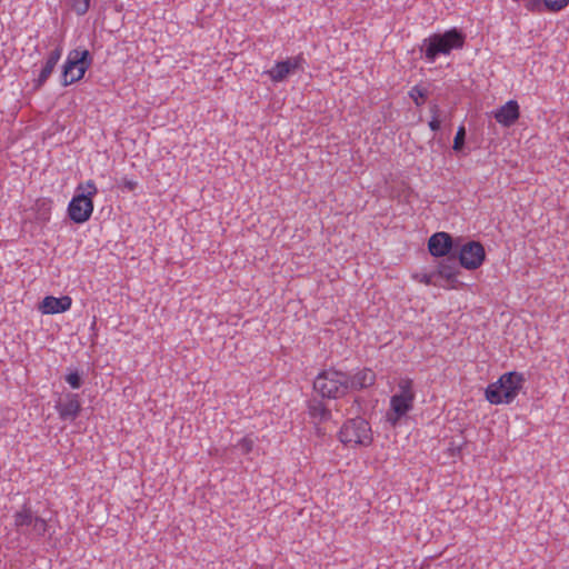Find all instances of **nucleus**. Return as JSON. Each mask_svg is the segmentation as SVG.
Instances as JSON below:
<instances>
[{"instance_id": "1", "label": "nucleus", "mask_w": 569, "mask_h": 569, "mask_svg": "<svg viewBox=\"0 0 569 569\" xmlns=\"http://www.w3.org/2000/svg\"><path fill=\"white\" fill-rule=\"evenodd\" d=\"M466 34L458 28L445 32H436L426 38L420 47L428 62H435L441 54L448 56L452 50L462 49Z\"/></svg>"}, {"instance_id": "2", "label": "nucleus", "mask_w": 569, "mask_h": 569, "mask_svg": "<svg viewBox=\"0 0 569 569\" xmlns=\"http://www.w3.org/2000/svg\"><path fill=\"white\" fill-rule=\"evenodd\" d=\"M526 382L523 373L517 371L506 372L485 390L486 399L491 405H509L519 395Z\"/></svg>"}, {"instance_id": "3", "label": "nucleus", "mask_w": 569, "mask_h": 569, "mask_svg": "<svg viewBox=\"0 0 569 569\" xmlns=\"http://www.w3.org/2000/svg\"><path fill=\"white\" fill-rule=\"evenodd\" d=\"M98 194V188L93 180L79 183L76 193L68 204L69 219L78 224L87 222L93 212V198Z\"/></svg>"}, {"instance_id": "4", "label": "nucleus", "mask_w": 569, "mask_h": 569, "mask_svg": "<svg viewBox=\"0 0 569 569\" xmlns=\"http://www.w3.org/2000/svg\"><path fill=\"white\" fill-rule=\"evenodd\" d=\"M313 390L322 399H339L347 395L345 371L336 368L321 370L313 380Z\"/></svg>"}, {"instance_id": "5", "label": "nucleus", "mask_w": 569, "mask_h": 569, "mask_svg": "<svg viewBox=\"0 0 569 569\" xmlns=\"http://www.w3.org/2000/svg\"><path fill=\"white\" fill-rule=\"evenodd\" d=\"M93 63V56L88 49L71 50L62 66L61 86L68 87L81 80Z\"/></svg>"}, {"instance_id": "6", "label": "nucleus", "mask_w": 569, "mask_h": 569, "mask_svg": "<svg viewBox=\"0 0 569 569\" xmlns=\"http://www.w3.org/2000/svg\"><path fill=\"white\" fill-rule=\"evenodd\" d=\"M338 438L345 446L351 448L369 447L373 441L371 426L361 417L347 419L339 430Z\"/></svg>"}, {"instance_id": "7", "label": "nucleus", "mask_w": 569, "mask_h": 569, "mask_svg": "<svg viewBox=\"0 0 569 569\" xmlns=\"http://www.w3.org/2000/svg\"><path fill=\"white\" fill-rule=\"evenodd\" d=\"M399 392L390 398V412L387 413V421L396 426L413 407L415 392L412 380L403 378L398 383Z\"/></svg>"}, {"instance_id": "8", "label": "nucleus", "mask_w": 569, "mask_h": 569, "mask_svg": "<svg viewBox=\"0 0 569 569\" xmlns=\"http://www.w3.org/2000/svg\"><path fill=\"white\" fill-rule=\"evenodd\" d=\"M456 256L459 259L460 266L467 270L478 269L486 260V250L480 241H468L461 243L459 239Z\"/></svg>"}, {"instance_id": "9", "label": "nucleus", "mask_w": 569, "mask_h": 569, "mask_svg": "<svg viewBox=\"0 0 569 569\" xmlns=\"http://www.w3.org/2000/svg\"><path fill=\"white\" fill-rule=\"evenodd\" d=\"M459 239L445 231L436 232L428 240V251L435 258L450 257L456 254Z\"/></svg>"}, {"instance_id": "10", "label": "nucleus", "mask_w": 569, "mask_h": 569, "mask_svg": "<svg viewBox=\"0 0 569 569\" xmlns=\"http://www.w3.org/2000/svg\"><path fill=\"white\" fill-rule=\"evenodd\" d=\"M460 268L462 267L460 266L459 259L456 254L442 258L436 268L438 280L446 284L445 288L456 289L459 284L458 276L461 273Z\"/></svg>"}, {"instance_id": "11", "label": "nucleus", "mask_w": 569, "mask_h": 569, "mask_svg": "<svg viewBox=\"0 0 569 569\" xmlns=\"http://www.w3.org/2000/svg\"><path fill=\"white\" fill-rule=\"evenodd\" d=\"M376 372L367 367L357 369L355 372H345L347 393L368 389L376 383Z\"/></svg>"}, {"instance_id": "12", "label": "nucleus", "mask_w": 569, "mask_h": 569, "mask_svg": "<svg viewBox=\"0 0 569 569\" xmlns=\"http://www.w3.org/2000/svg\"><path fill=\"white\" fill-rule=\"evenodd\" d=\"M305 62L306 60L302 54H298L293 58L278 61L274 67L268 70L266 73L273 82H282L289 74L295 73L298 70H303Z\"/></svg>"}, {"instance_id": "13", "label": "nucleus", "mask_w": 569, "mask_h": 569, "mask_svg": "<svg viewBox=\"0 0 569 569\" xmlns=\"http://www.w3.org/2000/svg\"><path fill=\"white\" fill-rule=\"evenodd\" d=\"M59 417L63 421H73L81 411V403L78 393H67L64 400L56 405Z\"/></svg>"}, {"instance_id": "14", "label": "nucleus", "mask_w": 569, "mask_h": 569, "mask_svg": "<svg viewBox=\"0 0 569 569\" xmlns=\"http://www.w3.org/2000/svg\"><path fill=\"white\" fill-rule=\"evenodd\" d=\"M498 123L503 127L513 126L520 117V108L516 100H509L493 112Z\"/></svg>"}, {"instance_id": "15", "label": "nucleus", "mask_w": 569, "mask_h": 569, "mask_svg": "<svg viewBox=\"0 0 569 569\" xmlns=\"http://www.w3.org/2000/svg\"><path fill=\"white\" fill-rule=\"evenodd\" d=\"M62 56V47L59 44L56 49H53L49 57L47 58L43 67L41 68L39 76L33 80V89L39 90L43 87L47 80L50 78L53 72L58 61Z\"/></svg>"}, {"instance_id": "16", "label": "nucleus", "mask_w": 569, "mask_h": 569, "mask_svg": "<svg viewBox=\"0 0 569 569\" xmlns=\"http://www.w3.org/2000/svg\"><path fill=\"white\" fill-rule=\"evenodd\" d=\"M72 300L69 296L53 297L47 296L39 305V310L43 315H54L68 311L71 308Z\"/></svg>"}, {"instance_id": "17", "label": "nucleus", "mask_w": 569, "mask_h": 569, "mask_svg": "<svg viewBox=\"0 0 569 569\" xmlns=\"http://www.w3.org/2000/svg\"><path fill=\"white\" fill-rule=\"evenodd\" d=\"M308 413L317 423L329 421L332 417L331 410L326 406L323 399L312 397L307 401Z\"/></svg>"}, {"instance_id": "18", "label": "nucleus", "mask_w": 569, "mask_h": 569, "mask_svg": "<svg viewBox=\"0 0 569 569\" xmlns=\"http://www.w3.org/2000/svg\"><path fill=\"white\" fill-rule=\"evenodd\" d=\"M36 516H33L30 507L27 505H23L22 509L14 513V526L17 528L21 527H29L32 525L33 519Z\"/></svg>"}, {"instance_id": "19", "label": "nucleus", "mask_w": 569, "mask_h": 569, "mask_svg": "<svg viewBox=\"0 0 569 569\" xmlns=\"http://www.w3.org/2000/svg\"><path fill=\"white\" fill-rule=\"evenodd\" d=\"M413 279H416L417 281L425 283L427 286H435V287H439V288L446 287V284L443 282L438 280L436 270H433L431 272L415 273Z\"/></svg>"}, {"instance_id": "20", "label": "nucleus", "mask_w": 569, "mask_h": 569, "mask_svg": "<svg viewBox=\"0 0 569 569\" xmlns=\"http://www.w3.org/2000/svg\"><path fill=\"white\" fill-rule=\"evenodd\" d=\"M428 90L426 88H422L420 86H413L409 91V97L413 100L415 104L417 107H420L425 103V100L428 97Z\"/></svg>"}, {"instance_id": "21", "label": "nucleus", "mask_w": 569, "mask_h": 569, "mask_svg": "<svg viewBox=\"0 0 569 569\" xmlns=\"http://www.w3.org/2000/svg\"><path fill=\"white\" fill-rule=\"evenodd\" d=\"M91 0H66L67 6L78 16H84L90 8Z\"/></svg>"}, {"instance_id": "22", "label": "nucleus", "mask_w": 569, "mask_h": 569, "mask_svg": "<svg viewBox=\"0 0 569 569\" xmlns=\"http://www.w3.org/2000/svg\"><path fill=\"white\" fill-rule=\"evenodd\" d=\"M50 201H47L46 199L38 200L37 201V210H38V219L47 222L50 219Z\"/></svg>"}, {"instance_id": "23", "label": "nucleus", "mask_w": 569, "mask_h": 569, "mask_svg": "<svg viewBox=\"0 0 569 569\" xmlns=\"http://www.w3.org/2000/svg\"><path fill=\"white\" fill-rule=\"evenodd\" d=\"M465 141H466V128H465V126H459L457 129L456 136L453 138L452 149L456 152H461L465 148Z\"/></svg>"}, {"instance_id": "24", "label": "nucleus", "mask_w": 569, "mask_h": 569, "mask_svg": "<svg viewBox=\"0 0 569 569\" xmlns=\"http://www.w3.org/2000/svg\"><path fill=\"white\" fill-rule=\"evenodd\" d=\"M64 380L72 389H79L83 382L82 375L78 370L70 371Z\"/></svg>"}, {"instance_id": "25", "label": "nucleus", "mask_w": 569, "mask_h": 569, "mask_svg": "<svg viewBox=\"0 0 569 569\" xmlns=\"http://www.w3.org/2000/svg\"><path fill=\"white\" fill-rule=\"evenodd\" d=\"M31 526H32L34 533L39 537L44 536L48 530L47 521L43 518L38 517V516L34 517Z\"/></svg>"}, {"instance_id": "26", "label": "nucleus", "mask_w": 569, "mask_h": 569, "mask_svg": "<svg viewBox=\"0 0 569 569\" xmlns=\"http://www.w3.org/2000/svg\"><path fill=\"white\" fill-rule=\"evenodd\" d=\"M254 441L250 437H243L240 439L236 448L242 453V455H249L253 449Z\"/></svg>"}, {"instance_id": "27", "label": "nucleus", "mask_w": 569, "mask_h": 569, "mask_svg": "<svg viewBox=\"0 0 569 569\" xmlns=\"http://www.w3.org/2000/svg\"><path fill=\"white\" fill-rule=\"evenodd\" d=\"M569 3V0H543V4L547 10L552 12H558L566 8Z\"/></svg>"}, {"instance_id": "28", "label": "nucleus", "mask_w": 569, "mask_h": 569, "mask_svg": "<svg viewBox=\"0 0 569 569\" xmlns=\"http://www.w3.org/2000/svg\"><path fill=\"white\" fill-rule=\"evenodd\" d=\"M119 187L127 191H134L138 188V181L123 177L119 181Z\"/></svg>"}, {"instance_id": "29", "label": "nucleus", "mask_w": 569, "mask_h": 569, "mask_svg": "<svg viewBox=\"0 0 569 569\" xmlns=\"http://www.w3.org/2000/svg\"><path fill=\"white\" fill-rule=\"evenodd\" d=\"M428 124L432 131H438L441 128V121L437 117H432Z\"/></svg>"}, {"instance_id": "30", "label": "nucleus", "mask_w": 569, "mask_h": 569, "mask_svg": "<svg viewBox=\"0 0 569 569\" xmlns=\"http://www.w3.org/2000/svg\"><path fill=\"white\" fill-rule=\"evenodd\" d=\"M430 112H431L432 117L439 118L440 107L437 103L431 104L430 106Z\"/></svg>"}, {"instance_id": "31", "label": "nucleus", "mask_w": 569, "mask_h": 569, "mask_svg": "<svg viewBox=\"0 0 569 569\" xmlns=\"http://www.w3.org/2000/svg\"><path fill=\"white\" fill-rule=\"evenodd\" d=\"M363 402V399L361 397H356L352 403V407L357 406V411L361 409V405Z\"/></svg>"}, {"instance_id": "32", "label": "nucleus", "mask_w": 569, "mask_h": 569, "mask_svg": "<svg viewBox=\"0 0 569 569\" xmlns=\"http://www.w3.org/2000/svg\"><path fill=\"white\" fill-rule=\"evenodd\" d=\"M532 4H540V0H531Z\"/></svg>"}]
</instances>
